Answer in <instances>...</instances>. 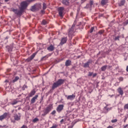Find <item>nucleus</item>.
<instances>
[{
    "instance_id": "6ab92c4d",
    "label": "nucleus",
    "mask_w": 128,
    "mask_h": 128,
    "mask_svg": "<svg viewBox=\"0 0 128 128\" xmlns=\"http://www.w3.org/2000/svg\"><path fill=\"white\" fill-rule=\"evenodd\" d=\"M126 4V0H120V2L118 3L119 6H122Z\"/></svg>"
},
{
    "instance_id": "72a5a7b5",
    "label": "nucleus",
    "mask_w": 128,
    "mask_h": 128,
    "mask_svg": "<svg viewBox=\"0 0 128 128\" xmlns=\"http://www.w3.org/2000/svg\"><path fill=\"white\" fill-rule=\"evenodd\" d=\"M124 110H128V104H126L124 106Z\"/></svg>"
},
{
    "instance_id": "603ef678",
    "label": "nucleus",
    "mask_w": 128,
    "mask_h": 128,
    "mask_svg": "<svg viewBox=\"0 0 128 128\" xmlns=\"http://www.w3.org/2000/svg\"><path fill=\"white\" fill-rule=\"evenodd\" d=\"M4 2H10V0H4Z\"/></svg>"
},
{
    "instance_id": "9d476101",
    "label": "nucleus",
    "mask_w": 128,
    "mask_h": 128,
    "mask_svg": "<svg viewBox=\"0 0 128 128\" xmlns=\"http://www.w3.org/2000/svg\"><path fill=\"white\" fill-rule=\"evenodd\" d=\"M8 112H5L2 115L0 116V120H1V122H2V120H4V118H6V117L8 116Z\"/></svg>"
},
{
    "instance_id": "473e14b6",
    "label": "nucleus",
    "mask_w": 128,
    "mask_h": 128,
    "mask_svg": "<svg viewBox=\"0 0 128 128\" xmlns=\"http://www.w3.org/2000/svg\"><path fill=\"white\" fill-rule=\"evenodd\" d=\"M26 88H28V86L26 84H24L22 86V90H26Z\"/></svg>"
},
{
    "instance_id": "dca6fc26",
    "label": "nucleus",
    "mask_w": 128,
    "mask_h": 128,
    "mask_svg": "<svg viewBox=\"0 0 128 128\" xmlns=\"http://www.w3.org/2000/svg\"><path fill=\"white\" fill-rule=\"evenodd\" d=\"M67 40H68V38H66V37L62 38V39L60 44H62H62H66V42Z\"/></svg>"
},
{
    "instance_id": "ddd939ff",
    "label": "nucleus",
    "mask_w": 128,
    "mask_h": 128,
    "mask_svg": "<svg viewBox=\"0 0 128 128\" xmlns=\"http://www.w3.org/2000/svg\"><path fill=\"white\" fill-rule=\"evenodd\" d=\"M92 60H89L87 62H86L84 64V68H90V64H92Z\"/></svg>"
},
{
    "instance_id": "4d7b16f0",
    "label": "nucleus",
    "mask_w": 128,
    "mask_h": 128,
    "mask_svg": "<svg viewBox=\"0 0 128 128\" xmlns=\"http://www.w3.org/2000/svg\"><path fill=\"white\" fill-rule=\"evenodd\" d=\"M41 12H44V10H42Z\"/></svg>"
},
{
    "instance_id": "6e6552de",
    "label": "nucleus",
    "mask_w": 128,
    "mask_h": 128,
    "mask_svg": "<svg viewBox=\"0 0 128 128\" xmlns=\"http://www.w3.org/2000/svg\"><path fill=\"white\" fill-rule=\"evenodd\" d=\"M36 54H38V52H36L34 53L30 57L28 58L26 60V62H31V60H34V56H36Z\"/></svg>"
},
{
    "instance_id": "4c0bfd02",
    "label": "nucleus",
    "mask_w": 128,
    "mask_h": 128,
    "mask_svg": "<svg viewBox=\"0 0 128 128\" xmlns=\"http://www.w3.org/2000/svg\"><path fill=\"white\" fill-rule=\"evenodd\" d=\"M58 124H55V125L53 124L52 126L50 128H58Z\"/></svg>"
},
{
    "instance_id": "1a4fd4ad",
    "label": "nucleus",
    "mask_w": 128,
    "mask_h": 128,
    "mask_svg": "<svg viewBox=\"0 0 128 128\" xmlns=\"http://www.w3.org/2000/svg\"><path fill=\"white\" fill-rule=\"evenodd\" d=\"M64 104H59L58 106L57 107L56 110L58 112H61L62 110H64Z\"/></svg>"
},
{
    "instance_id": "2f4dec72",
    "label": "nucleus",
    "mask_w": 128,
    "mask_h": 128,
    "mask_svg": "<svg viewBox=\"0 0 128 128\" xmlns=\"http://www.w3.org/2000/svg\"><path fill=\"white\" fill-rule=\"evenodd\" d=\"M104 30H100L98 34H104Z\"/></svg>"
},
{
    "instance_id": "c756f323",
    "label": "nucleus",
    "mask_w": 128,
    "mask_h": 128,
    "mask_svg": "<svg viewBox=\"0 0 128 128\" xmlns=\"http://www.w3.org/2000/svg\"><path fill=\"white\" fill-rule=\"evenodd\" d=\"M38 120H38V118H34L33 120H32V122H34V124L36 122H38Z\"/></svg>"
},
{
    "instance_id": "0eeeda50",
    "label": "nucleus",
    "mask_w": 128,
    "mask_h": 128,
    "mask_svg": "<svg viewBox=\"0 0 128 128\" xmlns=\"http://www.w3.org/2000/svg\"><path fill=\"white\" fill-rule=\"evenodd\" d=\"M64 7H60L58 8V14L60 18L64 17Z\"/></svg>"
},
{
    "instance_id": "a18cd8bd",
    "label": "nucleus",
    "mask_w": 128,
    "mask_h": 128,
    "mask_svg": "<svg viewBox=\"0 0 128 128\" xmlns=\"http://www.w3.org/2000/svg\"><path fill=\"white\" fill-rule=\"evenodd\" d=\"M64 122V119H62L60 120V124H62V122Z\"/></svg>"
},
{
    "instance_id": "7c9ffc66",
    "label": "nucleus",
    "mask_w": 128,
    "mask_h": 128,
    "mask_svg": "<svg viewBox=\"0 0 128 128\" xmlns=\"http://www.w3.org/2000/svg\"><path fill=\"white\" fill-rule=\"evenodd\" d=\"M36 0H26V2L30 4V2H34Z\"/></svg>"
},
{
    "instance_id": "412c9836",
    "label": "nucleus",
    "mask_w": 128,
    "mask_h": 128,
    "mask_svg": "<svg viewBox=\"0 0 128 128\" xmlns=\"http://www.w3.org/2000/svg\"><path fill=\"white\" fill-rule=\"evenodd\" d=\"M108 3V0H102L101 4L102 6H105L106 4Z\"/></svg>"
},
{
    "instance_id": "2eb2a0df",
    "label": "nucleus",
    "mask_w": 128,
    "mask_h": 128,
    "mask_svg": "<svg viewBox=\"0 0 128 128\" xmlns=\"http://www.w3.org/2000/svg\"><path fill=\"white\" fill-rule=\"evenodd\" d=\"M47 50L49 52H53V50H54V46L51 44L50 46L48 47Z\"/></svg>"
},
{
    "instance_id": "58836bf2",
    "label": "nucleus",
    "mask_w": 128,
    "mask_h": 128,
    "mask_svg": "<svg viewBox=\"0 0 128 128\" xmlns=\"http://www.w3.org/2000/svg\"><path fill=\"white\" fill-rule=\"evenodd\" d=\"M94 28L92 27L90 30V34H92V32H94Z\"/></svg>"
},
{
    "instance_id": "864d4df0",
    "label": "nucleus",
    "mask_w": 128,
    "mask_h": 128,
    "mask_svg": "<svg viewBox=\"0 0 128 128\" xmlns=\"http://www.w3.org/2000/svg\"><path fill=\"white\" fill-rule=\"evenodd\" d=\"M82 0V2H86V0Z\"/></svg>"
},
{
    "instance_id": "de8ad7c7",
    "label": "nucleus",
    "mask_w": 128,
    "mask_h": 128,
    "mask_svg": "<svg viewBox=\"0 0 128 128\" xmlns=\"http://www.w3.org/2000/svg\"><path fill=\"white\" fill-rule=\"evenodd\" d=\"M94 76H96V74H93L92 77H93V78H94Z\"/></svg>"
},
{
    "instance_id": "4be33fe9",
    "label": "nucleus",
    "mask_w": 128,
    "mask_h": 128,
    "mask_svg": "<svg viewBox=\"0 0 128 128\" xmlns=\"http://www.w3.org/2000/svg\"><path fill=\"white\" fill-rule=\"evenodd\" d=\"M70 64H72V61L70 60H67L66 62V66H70Z\"/></svg>"
},
{
    "instance_id": "bb28decb",
    "label": "nucleus",
    "mask_w": 128,
    "mask_h": 128,
    "mask_svg": "<svg viewBox=\"0 0 128 128\" xmlns=\"http://www.w3.org/2000/svg\"><path fill=\"white\" fill-rule=\"evenodd\" d=\"M46 58H48V55H46V56H43L41 58V60H46Z\"/></svg>"
},
{
    "instance_id": "393cba45",
    "label": "nucleus",
    "mask_w": 128,
    "mask_h": 128,
    "mask_svg": "<svg viewBox=\"0 0 128 128\" xmlns=\"http://www.w3.org/2000/svg\"><path fill=\"white\" fill-rule=\"evenodd\" d=\"M106 68H108V66H106V65L102 66L101 68V70H102V72H104V70H106Z\"/></svg>"
},
{
    "instance_id": "5701e85b",
    "label": "nucleus",
    "mask_w": 128,
    "mask_h": 128,
    "mask_svg": "<svg viewBox=\"0 0 128 128\" xmlns=\"http://www.w3.org/2000/svg\"><path fill=\"white\" fill-rule=\"evenodd\" d=\"M18 102L16 100H14L10 103V104H12V106H14V104H16Z\"/></svg>"
},
{
    "instance_id": "7ed1b4c3",
    "label": "nucleus",
    "mask_w": 128,
    "mask_h": 128,
    "mask_svg": "<svg viewBox=\"0 0 128 128\" xmlns=\"http://www.w3.org/2000/svg\"><path fill=\"white\" fill-rule=\"evenodd\" d=\"M42 8V5L40 4H36L31 7V12H36L40 10Z\"/></svg>"
},
{
    "instance_id": "a211bd4d",
    "label": "nucleus",
    "mask_w": 128,
    "mask_h": 128,
    "mask_svg": "<svg viewBox=\"0 0 128 128\" xmlns=\"http://www.w3.org/2000/svg\"><path fill=\"white\" fill-rule=\"evenodd\" d=\"M117 90L120 96H122V94H124V90H122V88L120 87L118 88Z\"/></svg>"
},
{
    "instance_id": "a19ab883",
    "label": "nucleus",
    "mask_w": 128,
    "mask_h": 128,
    "mask_svg": "<svg viewBox=\"0 0 128 128\" xmlns=\"http://www.w3.org/2000/svg\"><path fill=\"white\" fill-rule=\"evenodd\" d=\"M114 40H120V36H116Z\"/></svg>"
},
{
    "instance_id": "49530a36",
    "label": "nucleus",
    "mask_w": 128,
    "mask_h": 128,
    "mask_svg": "<svg viewBox=\"0 0 128 128\" xmlns=\"http://www.w3.org/2000/svg\"><path fill=\"white\" fill-rule=\"evenodd\" d=\"M101 54L102 56H104V54H106V52H104V51H101Z\"/></svg>"
},
{
    "instance_id": "f704fd0d",
    "label": "nucleus",
    "mask_w": 128,
    "mask_h": 128,
    "mask_svg": "<svg viewBox=\"0 0 128 128\" xmlns=\"http://www.w3.org/2000/svg\"><path fill=\"white\" fill-rule=\"evenodd\" d=\"M128 114H127L126 116H124V122H126V120H128Z\"/></svg>"
},
{
    "instance_id": "f03ea898",
    "label": "nucleus",
    "mask_w": 128,
    "mask_h": 128,
    "mask_svg": "<svg viewBox=\"0 0 128 128\" xmlns=\"http://www.w3.org/2000/svg\"><path fill=\"white\" fill-rule=\"evenodd\" d=\"M64 82V80L62 79H59L56 82H54L52 86V90H54L56 88L60 86L61 84H62Z\"/></svg>"
},
{
    "instance_id": "e433bc0d",
    "label": "nucleus",
    "mask_w": 128,
    "mask_h": 128,
    "mask_svg": "<svg viewBox=\"0 0 128 128\" xmlns=\"http://www.w3.org/2000/svg\"><path fill=\"white\" fill-rule=\"evenodd\" d=\"M43 10H46V4L44 3L43 4V8H42Z\"/></svg>"
},
{
    "instance_id": "aec40b11",
    "label": "nucleus",
    "mask_w": 128,
    "mask_h": 128,
    "mask_svg": "<svg viewBox=\"0 0 128 128\" xmlns=\"http://www.w3.org/2000/svg\"><path fill=\"white\" fill-rule=\"evenodd\" d=\"M62 4L65 6H68L70 4V2L68 0H62Z\"/></svg>"
},
{
    "instance_id": "c9c22d12",
    "label": "nucleus",
    "mask_w": 128,
    "mask_h": 128,
    "mask_svg": "<svg viewBox=\"0 0 128 128\" xmlns=\"http://www.w3.org/2000/svg\"><path fill=\"white\" fill-rule=\"evenodd\" d=\"M116 122H118V119H114L111 120V122H112V124Z\"/></svg>"
},
{
    "instance_id": "f8f14e48",
    "label": "nucleus",
    "mask_w": 128,
    "mask_h": 128,
    "mask_svg": "<svg viewBox=\"0 0 128 128\" xmlns=\"http://www.w3.org/2000/svg\"><path fill=\"white\" fill-rule=\"evenodd\" d=\"M18 114L19 115H18V114H16V115H14V120L18 121V120H20V118H21L22 116H20V113H18Z\"/></svg>"
},
{
    "instance_id": "4468645a",
    "label": "nucleus",
    "mask_w": 128,
    "mask_h": 128,
    "mask_svg": "<svg viewBox=\"0 0 128 128\" xmlns=\"http://www.w3.org/2000/svg\"><path fill=\"white\" fill-rule=\"evenodd\" d=\"M38 95H36L33 97L31 100V104H34V102H36V100H38Z\"/></svg>"
},
{
    "instance_id": "09e8293b",
    "label": "nucleus",
    "mask_w": 128,
    "mask_h": 128,
    "mask_svg": "<svg viewBox=\"0 0 128 128\" xmlns=\"http://www.w3.org/2000/svg\"><path fill=\"white\" fill-rule=\"evenodd\" d=\"M128 126V124H126V126H124V128H126Z\"/></svg>"
},
{
    "instance_id": "37998d69",
    "label": "nucleus",
    "mask_w": 128,
    "mask_h": 128,
    "mask_svg": "<svg viewBox=\"0 0 128 128\" xmlns=\"http://www.w3.org/2000/svg\"><path fill=\"white\" fill-rule=\"evenodd\" d=\"M94 73H92V72H88V76H92V74H93Z\"/></svg>"
},
{
    "instance_id": "c03bdc74",
    "label": "nucleus",
    "mask_w": 128,
    "mask_h": 128,
    "mask_svg": "<svg viewBox=\"0 0 128 128\" xmlns=\"http://www.w3.org/2000/svg\"><path fill=\"white\" fill-rule=\"evenodd\" d=\"M56 112L55 110H54L52 112H51V114H55Z\"/></svg>"
},
{
    "instance_id": "6e6d98bb",
    "label": "nucleus",
    "mask_w": 128,
    "mask_h": 128,
    "mask_svg": "<svg viewBox=\"0 0 128 128\" xmlns=\"http://www.w3.org/2000/svg\"><path fill=\"white\" fill-rule=\"evenodd\" d=\"M5 82H8V80H5Z\"/></svg>"
},
{
    "instance_id": "20e7f679",
    "label": "nucleus",
    "mask_w": 128,
    "mask_h": 128,
    "mask_svg": "<svg viewBox=\"0 0 128 128\" xmlns=\"http://www.w3.org/2000/svg\"><path fill=\"white\" fill-rule=\"evenodd\" d=\"M52 110V105H49L48 107H46L44 110V114H42V116H46L50 110Z\"/></svg>"
},
{
    "instance_id": "f257e3e1",
    "label": "nucleus",
    "mask_w": 128,
    "mask_h": 128,
    "mask_svg": "<svg viewBox=\"0 0 128 128\" xmlns=\"http://www.w3.org/2000/svg\"><path fill=\"white\" fill-rule=\"evenodd\" d=\"M76 24L74 23L71 28L69 29L68 31V36L69 38H72L74 36V32H76Z\"/></svg>"
},
{
    "instance_id": "f3484780",
    "label": "nucleus",
    "mask_w": 128,
    "mask_h": 128,
    "mask_svg": "<svg viewBox=\"0 0 128 128\" xmlns=\"http://www.w3.org/2000/svg\"><path fill=\"white\" fill-rule=\"evenodd\" d=\"M36 94V90H32L28 94L29 98H32L33 96Z\"/></svg>"
},
{
    "instance_id": "5fc2aeb1",
    "label": "nucleus",
    "mask_w": 128,
    "mask_h": 128,
    "mask_svg": "<svg viewBox=\"0 0 128 128\" xmlns=\"http://www.w3.org/2000/svg\"><path fill=\"white\" fill-rule=\"evenodd\" d=\"M8 36H6V37L5 38L6 40H8Z\"/></svg>"
},
{
    "instance_id": "8fccbe9b",
    "label": "nucleus",
    "mask_w": 128,
    "mask_h": 128,
    "mask_svg": "<svg viewBox=\"0 0 128 128\" xmlns=\"http://www.w3.org/2000/svg\"><path fill=\"white\" fill-rule=\"evenodd\" d=\"M126 72H128V66L126 68Z\"/></svg>"
},
{
    "instance_id": "a878e982",
    "label": "nucleus",
    "mask_w": 128,
    "mask_h": 128,
    "mask_svg": "<svg viewBox=\"0 0 128 128\" xmlns=\"http://www.w3.org/2000/svg\"><path fill=\"white\" fill-rule=\"evenodd\" d=\"M108 110H110V108H108L107 107H104V114H107Z\"/></svg>"
},
{
    "instance_id": "423d86ee",
    "label": "nucleus",
    "mask_w": 128,
    "mask_h": 128,
    "mask_svg": "<svg viewBox=\"0 0 128 128\" xmlns=\"http://www.w3.org/2000/svg\"><path fill=\"white\" fill-rule=\"evenodd\" d=\"M28 3L26 1H24L22 2H21L20 4V8L22 9L23 10H26V8H28Z\"/></svg>"
},
{
    "instance_id": "cd10ccee",
    "label": "nucleus",
    "mask_w": 128,
    "mask_h": 128,
    "mask_svg": "<svg viewBox=\"0 0 128 128\" xmlns=\"http://www.w3.org/2000/svg\"><path fill=\"white\" fill-rule=\"evenodd\" d=\"M90 4H88L86 5V8H88V6H92L94 4V1L92 0H90Z\"/></svg>"
},
{
    "instance_id": "ea45409f",
    "label": "nucleus",
    "mask_w": 128,
    "mask_h": 128,
    "mask_svg": "<svg viewBox=\"0 0 128 128\" xmlns=\"http://www.w3.org/2000/svg\"><path fill=\"white\" fill-rule=\"evenodd\" d=\"M12 48H8V52H12Z\"/></svg>"
},
{
    "instance_id": "c85d7f7f",
    "label": "nucleus",
    "mask_w": 128,
    "mask_h": 128,
    "mask_svg": "<svg viewBox=\"0 0 128 128\" xmlns=\"http://www.w3.org/2000/svg\"><path fill=\"white\" fill-rule=\"evenodd\" d=\"M42 24L43 26H46V24H48V21L46 20H42Z\"/></svg>"
},
{
    "instance_id": "39448f33",
    "label": "nucleus",
    "mask_w": 128,
    "mask_h": 128,
    "mask_svg": "<svg viewBox=\"0 0 128 128\" xmlns=\"http://www.w3.org/2000/svg\"><path fill=\"white\" fill-rule=\"evenodd\" d=\"M12 12H14V14H16V16H22V12H24V10L20 8V10L13 9Z\"/></svg>"
},
{
    "instance_id": "3c124183",
    "label": "nucleus",
    "mask_w": 128,
    "mask_h": 128,
    "mask_svg": "<svg viewBox=\"0 0 128 128\" xmlns=\"http://www.w3.org/2000/svg\"><path fill=\"white\" fill-rule=\"evenodd\" d=\"M101 52H99L97 54V56H100V54Z\"/></svg>"
},
{
    "instance_id": "b1692460",
    "label": "nucleus",
    "mask_w": 128,
    "mask_h": 128,
    "mask_svg": "<svg viewBox=\"0 0 128 128\" xmlns=\"http://www.w3.org/2000/svg\"><path fill=\"white\" fill-rule=\"evenodd\" d=\"M20 80V77L16 76L15 77V78L12 80V82H18Z\"/></svg>"
},
{
    "instance_id": "9b49d317",
    "label": "nucleus",
    "mask_w": 128,
    "mask_h": 128,
    "mask_svg": "<svg viewBox=\"0 0 128 128\" xmlns=\"http://www.w3.org/2000/svg\"><path fill=\"white\" fill-rule=\"evenodd\" d=\"M67 100H74V98H76V95L72 94V95H70V96H66Z\"/></svg>"
},
{
    "instance_id": "79ce46f5",
    "label": "nucleus",
    "mask_w": 128,
    "mask_h": 128,
    "mask_svg": "<svg viewBox=\"0 0 128 128\" xmlns=\"http://www.w3.org/2000/svg\"><path fill=\"white\" fill-rule=\"evenodd\" d=\"M118 80H120V82H122V80H124V78L122 77H120L118 78Z\"/></svg>"
}]
</instances>
